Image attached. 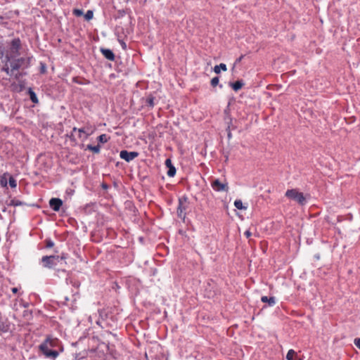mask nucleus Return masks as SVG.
<instances>
[{
    "label": "nucleus",
    "mask_w": 360,
    "mask_h": 360,
    "mask_svg": "<svg viewBox=\"0 0 360 360\" xmlns=\"http://www.w3.org/2000/svg\"><path fill=\"white\" fill-rule=\"evenodd\" d=\"M94 13L92 11H88L84 15V18L86 20H90L93 18Z\"/></svg>",
    "instance_id": "23"
},
{
    "label": "nucleus",
    "mask_w": 360,
    "mask_h": 360,
    "mask_svg": "<svg viewBox=\"0 0 360 360\" xmlns=\"http://www.w3.org/2000/svg\"><path fill=\"white\" fill-rule=\"evenodd\" d=\"M6 207L5 206H2V208H1V210L2 212H6Z\"/></svg>",
    "instance_id": "39"
},
{
    "label": "nucleus",
    "mask_w": 360,
    "mask_h": 360,
    "mask_svg": "<svg viewBox=\"0 0 360 360\" xmlns=\"http://www.w3.org/2000/svg\"><path fill=\"white\" fill-rule=\"evenodd\" d=\"M78 131L79 139L82 141L86 140L89 136V134L87 131H86L84 129H77L76 127L73 128V131Z\"/></svg>",
    "instance_id": "10"
},
{
    "label": "nucleus",
    "mask_w": 360,
    "mask_h": 360,
    "mask_svg": "<svg viewBox=\"0 0 360 360\" xmlns=\"http://www.w3.org/2000/svg\"><path fill=\"white\" fill-rule=\"evenodd\" d=\"M17 181H0L1 186L5 188L7 186L8 183L11 188H15L17 186Z\"/></svg>",
    "instance_id": "16"
},
{
    "label": "nucleus",
    "mask_w": 360,
    "mask_h": 360,
    "mask_svg": "<svg viewBox=\"0 0 360 360\" xmlns=\"http://www.w3.org/2000/svg\"><path fill=\"white\" fill-rule=\"evenodd\" d=\"M1 180H13V176L8 173H5L1 177Z\"/></svg>",
    "instance_id": "24"
},
{
    "label": "nucleus",
    "mask_w": 360,
    "mask_h": 360,
    "mask_svg": "<svg viewBox=\"0 0 360 360\" xmlns=\"http://www.w3.org/2000/svg\"><path fill=\"white\" fill-rule=\"evenodd\" d=\"M234 206L238 210H246L247 206H244L241 200H236L234 202Z\"/></svg>",
    "instance_id": "15"
},
{
    "label": "nucleus",
    "mask_w": 360,
    "mask_h": 360,
    "mask_svg": "<svg viewBox=\"0 0 360 360\" xmlns=\"http://www.w3.org/2000/svg\"><path fill=\"white\" fill-rule=\"evenodd\" d=\"M59 262V256H44L41 258L42 265L45 268L51 269Z\"/></svg>",
    "instance_id": "5"
},
{
    "label": "nucleus",
    "mask_w": 360,
    "mask_h": 360,
    "mask_svg": "<svg viewBox=\"0 0 360 360\" xmlns=\"http://www.w3.org/2000/svg\"><path fill=\"white\" fill-rule=\"evenodd\" d=\"M101 51L105 58L108 60L112 61L115 60V55L111 50L107 49H101Z\"/></svg>",
    "instance_id": "11"
},
{
    "label": "nucleus",
    "mask_w": 360,
    "mask_h": 360,
    "mask_svg": "<svg viewBox=\"0 0 360 360\" xmlns=\"http://www.w3.org/2000/svg\"><path fill=\"white\" fill-rule=\"evenodd\" d=\"M285 196L288 199L297 202L300 205H304L307 202L306 196L303 193L300 192L296 188L288 189L285 193Z\"/></svg>",
    "instance_id": "2"
},
{
    "label": "nucleus",
    "mask_w": 360,
    "mask_h": 360,
    "mask_svg": "<svg viewBox=\"0 0 360 360\" xmlns=\"http://www.w3.org/2000/svg\"><path fill=\"white\" fill-rule=\"evenodd\" d=\"M148 103L150 105V106H153L154 105V103H153V98H149L147 101Z\"/></svg>",
    "instance_id": "33"
},
{
    "label": "nucleus",
    "mask_w": 360,
    "mask_h": 360,
    "mask_svg": "<svg viewBox=\"0 0 360 360\" xmlns=\"http://www.w3.org/2000/svg\"><path fill=\"white\" fill-rule=\"evenodd\" d=\"M74 191H75L74 189L68 188L67 191H66V193H67L68 195H73Z\"/></svg>",
    "instance_id": "31"
},
{
    "label": "nucleus",
    "mask_w": 360,
    "mask_h": 360,
    "mask_svg": "<svg viewBox=\"0 0 360 360\" xmlns=\"http://www.w3.org/2000/svg\"><path fill=\"white\" fill-rule=\"evenodd\" d=\"M63 205V201L60 198H53L49 200V205L51 209L56 212L60 210Z\"/></svg>",
    "instance_id": "9"
},
{
    "label": "nucleus",
    "mask_w": 360,
    "mask_h": 360,
    "mask_svg": "<svg viewBox=\"0 0 360 360\" xmlns=\"http://www.w3.org/2000/svg\"><path fill=\"white\" fill-rule=\"evenodd\" d=\"M211 186L216 191H227L229 189L228 184L226 182L222 183L221 181H212Z\"/></svg>",
    "instance_id": "8"
},
{
    "label": "nucleus",
    "mask_w": 360,
    "mask_h": 360,
    "mask_svg": "<svg viewBox=\"0 0 360 360\" xmlns=\"http://www.w3.org/2000/svg\"><path fill=\"white\" fill-rule=\"evenodd\" d=\"M244 85V83L241 80L236 81V82L231 83L230 86L235 91L240 90Z\"/></svg>",
    "instance_id": "13"
},
{
    "label": "nucleus",
    "mask_w": 360,
    "mask_h": 360,
    "mask_svg": "<svg viewBox=\"0 0 360 360\" xmlns=\"http://www.w3.org/2000/svg\"><path fill=\"white\" fill-rule=\"evenodd\" d=\"M219 77H213L211 79V85L212 86H216L219 84Z\"/></svg>",
    "instance_id": "25"
},
{
    "label": "nucleus",
    "mask_w": 360,
    "mask_h": 360,
    "mask_svg": "<svg viewBox=\"0 0 360 360\" xmlns=\"http://www.w3.org/2000/svg\"><path fill=\"white\" fill-rule=\"evenodd\" d=\"M59 256V260H65L67 258H68V254L66 253H62L60 255H58Z\"/></svg>",
    "instance_id": "28"
},
{
    "label": "nucleus",
    "mask_w": 360,
    "mask_h": 360,
    "mask_svg": "<svg viewBox=\"0 0 360 360\" xmlns=\"http://www.w3.org/2000/svg\"><path fill=\"white\" fill-rule=\"evenodd\" d=\"M11 290H12V292H13V293H16V292H18V288H13L11 289Z\"/></svg>",
    "instance_id": "38"
},
{
    "label": "nucleus",
    "mask_w": 360,
    "mask_h": 360,
    "mask_svg": "<svg viewBox=\"0 0 360 360\" xmlns=\"http://www.w3.org/2000/svg\"><path fill=\"white\" fill-rule=\"evenodd\" d=\"M190 202L186 196L179 199V205L176 210L177 216L184 220L186 216V211L189 209Z\"/></svg>",
    "instance_id": "4"
},
{
    "label": "nucleus",
    "mask_w": 360,
    "mask_h": 360,
    "mask_svg": "<svg viewBox=\"0 0 360 360\" xmlns=\"http://www.w3.org/2000/svg\"><path fill=\"white\" fill-rule=\"evenodd\" d=\"M6 203L8 206H18L22 204L20 201L15 199H12L9 202H6Z\"/></svg>",
    "instance_id": "19"
},
{
    "label": "nucleus",
    "mask_w": 360,
    "mask_h": 360,
    "mask_svg": "<svg viewBox=\"0 0 360 360\" xmlns=\"http://www.w3.org/2000/svg\"><path fill=\"white\" fill-rule=\"evenodd\" d=\"M86 149L89 150L95 153H98L100 152L101 146H100V145H97L95 146H93L91 145H88L86 146Z\"/></svg>",
    "instance_id": "17"
},
{
    "label": "nucleus",
    "mask_w": 360,
    "mask_h": 360,
    "mask_svg": "<svg viewBox=\"0 0 360 360\" xmlns=\"http://www.w3.org/2000/svg\"><path fill=\"white\" fill-rule=\"evenodd\" d=\"M296 355L297 354L293 349H290L287 353L286 359L287 360H292L294 356Z\"/></svg>",
    "instance_id": "18"
},
{
    "label": "nucleus",
    "mask_w": 360,
    "mask_h": 360,
    "mask_svg": "<svg viewBox=\"0 0 360 360\" xmlns=\"http://www.w3.org/2000/svg\"><path fill=\"white\" fill-rule=\"evenodd\" d=\"M73 14L79 17L83 15V11L80 9H74Z\"/></svg>",
    "instance_id": "26"
},
{
    "label": "nucleus",
    "mask_w": 360,
    "mask_h": 360,
    "mask_svg": "<svg viewBox=\"0 0 360 360\" xmlns=\"http://www.w3.org/2000/svg\"><path fill=\"white\" fill-rule=\"evenodd\" d=\"M243 57H244V56H243V55H242V56H240V57L236 60V63H240V62L242 60V59L243 58Z\"/></svg>",
    "instance_id": "37"
},
{
    "label": "nucleus",
    "mask_w": 360,
    "mask_h": 360,
    "mask_svg": "<svg viewBox=\"0 0 360 360\" xmlns=\"http://www.w3.org/2000/svg\"><path fill=\"white\" fill-rule=\"evenodd\" d=\"M41 73L44 74L46 71V67L44 63H41Z\"/></svg>",
    "instance_id": "29"
},
{
    "label": "nucleus",
    "mask_w": 360,
    "mask_h": 360,
    "mask_svg": "<svg viewBox=\"0 0 360 360\" xmlns=\"http://www.w3.org/2000/svg\"><path fill=\"white\" fill-rule=\"evenodd\" d=\"M0 53H1V56L2 57L4 56V51L3 50H0Z\"/></svg>",
    "instance_id": "40"
},
{
    "label": "nucleus",
    "mask_w": 360,
    "mask_h": 360,
    "mask_svg": "<svg viewBox=\"0 0 360 360\" xmlns=\"http://www.w3.org/2000/svg\"><path fill=\"white\" fill-rule=\"evenodd\" d=\"M165 165L167 167H172V162L169 159L166 160Z\"/></svg>",
    "instance_id": "32"
},
{
    "label": "nucleus",
    "mask_w": 360,
    "mask_h": 360,
    "mask_svg": "<svg viewBox=\"0 0 360 360\" xmlns=\"http://www.w3.org/2000/svg\"><path fill=\"white\" fill-rule=\"evenodd\" d=\"M354 342V345L360 349V338H356Z\"/></svg>",
    "instance_id": "30"
},
{
    "label": "nucleus",
    "mask_w": 360,
    "mask_h": 360,
    "mask_svg": "<svg viewBox=\"0 0 360 360\" xmlns=\"http://www.w3.org/2000/svg\"><path fill=\"white\" fill-rule=\"evenodd\" d=\"M21 47V42L20 39H13L11 42L9 49L6 51V58L7 61L19 55V50Z\"/></svg>",
    "instance_id": "3"
},
{
    "label": "nucleus",
    "mask_w": 360,
    "mask_h": 360,
    "mask_svg": "<svg viewBox=\"0 0 360 360\" xmlns=\"http://www.w3.org/2000/svg\"><path fill=\"white\" fill-rule=\"evenodd\" d=\"M3 70H4V72H6V74L9 75V73H10V70H9V68H8V67H4V68H3Z\"/></svg>",
    "instance_id": "35"
},
{
    "label": "nucleus",
    "mask_w": 360,
    "mask_h": 360,
    "mask_svg": "<svg viewBox=\"0 0 360 360\" xmlns=\"http://www.w3.org/2000/svg\"><path fill=\"white\" fill-rule=\"evenodd\" d=\"M122 46H123V47L125 49V47H126V44H125L124 43H122Z\"/></svg>",
    "instance_id": "41"
},
{
    "label": "nucleus",
    "mask_w": 360,
    "mask_h": 360,
    "mask_svg": "<svg viewBox=\"0 0 360 360\" xmlns=\"http://www.w3.org/2000/svg\"><path fill=\"white\" fill-rule=\"evenodd\" d=\"M261 300L264 303H268L270 307L274 306L276 304V299L274 297H268L267 296H262Z\"/></svg>",
    "instance_id": "12"
},
{
    "label": "nucleus",
    "mask_w": 360,
    "mask_h": 360,
    "mask_svg": "<svg viewBox=\"0 0 360 360\" xmlns=\"http://www.w3.org/2000/svg\"><path fill=\"white\" fill-rule=\"evenodd\" d=\"M101 186L103 189H107L108 188V185L104 182H103Z\"/></svg>",
    "instance_id": "36"
},
{
    "label": "nucleus",
    "mask_w": 360,
    "mask_h": 360,
    "mask_svg": "<svg viewBox=\"0 0 360 360\" xmlns=\"http://www.w3.org/2000/svg\"><path fill=\"white\" fill-rule=\"evenodd\" d=\"M98 140L100 143H105L108 141V137L106 134H101L98 137Z\"/></svg>",
    "instance_id": "20"
},
{
    "label": "nucleus",
    "mask_w": 360,
    "mask_h": 360,
    "mask_svg": "<svg viewBox=\"0 0 360 360\" xmlns=\"http://www.w3.org/2000/svg\"><path fill=\"white\" fill-rule=\"evenodd\" d=\"M221 70H222L223 71H226L227 70V68H226V64L220 63L218 65H215L214 68V72L216 74H219Z\"/></svg>",
    "instance_id": "14"
},
{
    "label": "nucleus",
    "mask_w": 360,
    "mask_h": 360,
    "mask_svg": "<svg viewBox=\"0 0 360 360\" xmlns=\"http://www.w3.org/2000/svg\"><path fill=\"white\" fill-rule=\"evenodd\" d=\"M176 173V169L174 166L168 167L167 175L169 177H173Z\"/></svg>",
    "instance_id": "21"
},
{
    "label": "nucleus",
    "mask_w": 360,
    "mask_h": 360,
    "mask_svg": "<svg viewBox=\"0 0 360 360\" xmlns=\"http://www.w3.org/2000/svg\"><path fill=\"white\" fill-rule=\"evenodd\" d=\"M138 155L139 153L137 152H128L127 150H122L120 154V158L127 162L134 160Z\"/></svg>",
    "instance_id": "7"
},
{
    "label": "nucleus",
    "mask_w": 360,
    "mask_h": 360,
    "mask_svg": "<svg viewBox=\"0 0 360 360\" xmlns=\"http://www.w3.org/2000/svg\"><path fill=\"white\" fill-rule=\"evenodd\" d=\"M53 245H54V243L52 240H46V247L47 248H51L53 247Z\"/></svg>",
    "instance_id": "27"
},
{
    "label": "nucleus",
    "mask_w": 360,
    "mask_h": 360,
    "mask_svg": "<svg viewBox=\"0 0 360 360\" xmlns=\"http://www.w3.org/2000/svg\"><path fill=\"white\" fill-rule=\"evenodd\" d=\"M50 347H60V342L56 338L47 337L45 341L39 345V349L46 356L56 359L59 352L56 350H51Z\"/></svg>",
    "instance_id": "1"
},
{
    "label": "nucleus",
    "mask_w": 360,
    "mask_h": 360,
    "mask_svg": "<svg viewBox=\"0 0 360 360\" xmlns=\"http://www.w3.org/2000/svg\"><path fill=\"white\" fill-rule=\"evenodd\" d=\"M30 99L33 103H38L37 97L34 91L30 90Z\"/></svg>",
    "instance_id": "22"
},
{
    "label": "nucleus",
    "mask_w": 360,
    "mask_h": 360,
    "mask_svg": "<svg viewBox=\"0 0 360 360\" xmlns=\"http://www.w3.org/2000/svg\"><path fill=\"white\" fill-rule=\"evenodd\" d=\"M30 64V58H20L13 60L11 63V70H17L22 65H25V67H28Z\"/></svg>",
    "instance_id": "6"
},
{
    "label": "nucleus",
    "mask_w": 360,
    "mask_h": 360,
    "mask_svg": "<svg viewBox=\"0 0 360 360\" xmlns=\"http://www.w3.org/2000/svg\"><path fill=\"white\" fill-rule=\"evenodd\" d=\"M244 235L246 236L247 238H248L251 236L252 233L249 230H247L245 231Z\"/></svg>",
    "instance_id": "34"
},
{
    "label": "nucleus",
    "mask_w": 360,
    "mask_h": 360,
    "mask_svg": "<svg viewBox=\"0 0 360 360\" xmlns=\"http://www.w3.org/2000/svg\"><path fill=\"white\" fill-rule=\"evenodd\" d=\"M300 360H301V359H300Z\"/></svg>",
    "instance_id": "42"
}]
</instances>
